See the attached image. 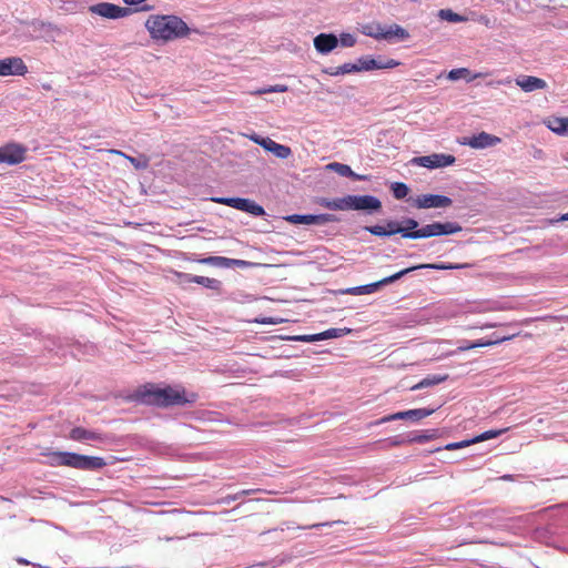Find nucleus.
Wrapping results in <instances>:
<instances>
[{
    "label": "nucleus",
    "instance_id": "nucleus-31",
    "mask_svg": "<svg viewBox=\"0 0 568 568\" xmlns=\"http://www.w3.org/2000/svg\"><path fill=\"white\" fill-rule=\"evenodd\" d=\"M363 33L367 37L374 38L376 40H384V37L377 36V33H384V26L379 23L367 24L363 29Z\"/></svg>",
    "mask_w": 568,
    "mask_h": 568
},
{
    "label": "nucleus",
    "instance_id": "nucleus-36",
    "mask_svg": "<svg viewBox=\"0 0 568 568\" xmlns=\"http://www.w3.org/2000/svg\"><path fill=\"white\" fill-rule=\"evenodd\" d=\"M506 432H507V428L490 429V430H486V432L481 433L478 436H475L473 439L475 440V443H479V442L488 440V439H491V438H496V437H498L499 435H501V434H504Z\"/></svg>",
    "mask_w": 568,
    "mask_h": 568
},
{
    "label": "nucleus",
    "instance_id": "nucleus-24",
    "mask_svg": "<svg viewBox=\"0 0 568 568\" xmlns=\"http://www.w3.org/2000/svg\"><path fill=\"white\" fill-rule=\"evenodd\" d=\"M377 36L384 37V40L399 39L405 40L409 37L408 32L398 24L384 26V33H377Z\"/></svg>",
    "mask_w": 568,
    "mask_h": 568
},
{
    "label": "nucleus",
    "instance_id": "nucleus-21",
    "mask_svg": "<svg viewBox=\"0 0 568 568\" xmlns=\"http://www.w3.org/2000/svg\"><path fill=\"white\" fill-rule=\"evenodd\" d=\"M69 437L75 442L102 440V434L82 427L71 429Z\"/></svg>",
    "mask_w": 568,
    "mask_h": 568
},
{
    "label": "nucleus",
    "instance_id": "nucleus-38",
    "mask_svg": "<svg viewBox=\"0 0 568 568\" xmlns=\"http://www.w3.org/2000/svg\"><path fill=\"white\" fill-rule=\"evenodd\" d=\"M385 227L387 230H394L395 234H400V236L403 239L413 240V235H408L412 232H408L407 230H402V226L399 225V223L397 221H393V220L387 221Z\"/></svg>",
    "mask_w": 568,
    "mask_h": 568
},
{
    "label": "nucleus",
    "instance_id": "nucleus-29",
    "mask_svg": "<svg viewBox=\"0 0 568 568\" xmlns=\"http://www.w3.org/2000/svg\"><path fill=\"white\" fill-rule=\"evenodd\" d=\"M418 270L422 268H429V270H438V271H446V270H459L464 268L466 265L464 264H445V263H433V264H420L417 265Z\"/></svg>",
    "mask_w": 568,
    "mask_h": 568
},
{
    "label": "nucleus",
    "instance_id": "nucleus-51",
    "mask_svg": "<svg viewBox=\"0 0 568 568\" xmlns=\"http://www.w3.org/2000/svg\"><path fill=\"white\" fill-rule=\"evenodd\" d=\"M428 438H429V436L418 435V436H415V437L410 438L408 442L424 443V442L428 440Z\"/></svg>",
    "mask_w": 568,
    "mask_h": 568
},
{
    "label": "nucleus",
    "instance_id": "nucleus-15",
    "mask_svg": "<svg viewBox=\"0 0 568 568\" xmlns=\"http://www.w3.org/2000/svg\"><path fill=\"white\" fill-rule=\"evenodd\" d=\"M28 67L19 57H10L0 60V77L24 75Z\"/></svg>",
    "mask_w": 568,
    "mask_h": 568
},
{
    "label": "nucleus",
    "instance_id": "nucleus-42",
    "mask_svg": "<svg viewBox=\"0 0 568 568\" xmlns=\"http://www.w3.org/2000/svg\"><path fill=\"white\" fill-rule=\"evenodd\" d=\"M470 444H475V440L473 438L471 439H467V440H462V442H455V443L447 444L446 445V449L455 450V449H459V448L469 446Z\"/></svg>",
    "mask_w": 568,
    "mask_h": 568
},
{
    "label": "nucleus",
    "instance_id": "nucleus-6",
    "mask_svg": "<svg viewBox=\"0 0 568 568\" xmlns=\"http://www.w3.org/2000/svg\"><path fill=\"white\" fill-rule=\"evenodd\" d=\"M212 201L219 204H224L230 207L236 209L242 212L250 213L254 216H263L265 210L262 205L253 200L245 197H212Z\"/></svg>",
    "mask_w": 568,
    "mask_h": 568
},
{
    "label": "nucleus",
    "instance_id": "nucleus-44",
    "mask_svg": "<svg viewBox=\"0 0 568 568\" xmlns=\"http://www.w3.org/2000/svg\"><path fill=\"white\" fill-rule=\"evenodd\" d=\"M277 142H275L274 140H272L271 138H265V139H261V142H260V145L272 153V150L273 148L276 145Z\"/></svg>",
    "mask_w": 568,
    "mask_h": 568
},
{
    "label": "nucleus",
    "instance_id": "nucleus-18",
    "mask_svg": "<svg viewBox=\"0 0 568 568\" xmlns=\"http://www.w3.org/2000/svg\"><path fill=\"white\" fill-rule=\"evenodd\" d=\"M313 44L320 54H328L338 45V38L334 33H320L314 40Z\"/></svg>",
    "mask_w": 568,
    "mask_h": 568
},
{
    "label": "nucleus",
    "instance_id": "nucleus-35",
    "mask_svg": "<svg viewBox=\"0 0 568 568\" xmlns=\"http://www.w3.org/2000/svg\"><path fill=\"white\" fill-rule=\"evenodd\" d=\"M439 17L448 22H454V23L464 22L467 20L464 16H460L450 9H442L439 11Z\"/></svg>",
    "mask_w": 568,
    "mask_h": 568
},
{
    "label": "nucleus",
    "instance_id": "nucleus-28",
    "mask_svg": "<svg viewBox=\"0 0 568 568\" xmlns=\"http://www.w3.org/2000/svg\"><path fill=\"white\" fill-rule=\"evenodd\" d=\"M447 375H429L423 378L418 384L412 387V389H422L429 386L440 384L447 379Z\"/></svg>",
    "mask_w": 568,
    "mask_h": 568
},
{
    "label": "nucleus",
    "instance_id": "nucleus-54",
    "mask_svg": "<svg viewBox=\"0 0 568 568\" xmlns=\"http://www.w3.org/2000/svg\"><path fill=\"white\" fill-rule=\"evenodd\" d=\"M405 442H406V440H405L404 438H398V437H396V438L393 440V444H394V445H400V444H403V443H405Z\"/></svg>",
    "mask_w": 568,
    "mask_h": 568
},
{
    "label": "nucleus",
    "instance_id": "nucleus-37",
    "mask_svg": "<svg viewBox=\"0 0 568 568\" xmlns=\"http://www.w3.org/2000/svg\"><path fill=\"white\" fill-rule=\"evenodd\" d=\"M510 338H511V336H503V337L496 336L494 339H479V341L473 342V346H474V348L487 347V346L503 343Z\"/></svg>",
    "mask_w": 568,
    "mask_h": 568
},
{
    "label": "nucleus",
    "instance_id": "nucleus-41",
    "mask_svg": "<svg viewBox=\"0 0 568 568\" xmlns=\"http://www.w3.org/2000/svg\"><path fill=\"white\" fill-rule=\"evenodd\" d=\"M286 91H287V87L286 85H284V84H275V85H271L268 88L261 89L256 93L257 94H265V93H273V92L282 93V92H286Z\"/></svg>",
    "mask_w": 568,
    "mask_h": 568
},
{
    "label": "nucleus",
    "instance_id": "nucleus-47",
    "mask_svg": "<svg viewBox=\"0 0 568 568\" xmlns=\"http://www.w3.org/2000/svg\"><path fill=\"white\" fill-rule=\"evenodd\" d=\"M469 349H474L473 343H470V342H464L457 348L458 352H465V351H469Z\"/></svg>",
    "mask_w": 568,
    "mask_h": 568
},
{
    "label": "nucleus",
    "instance_id": "nucleus-32",
    "mask_svg": "<svg viewBox=\"0 0 568 568\" xmlns=\"http://www.w3.org/2000/svg\"><path fill=\"white\" fill-rule=\"evenodd\" d=\"M201 262L204 264L219 266V267H231V263H232L231 258L223 257V256H210V257L203 258Z\"/></svg>",
    "mask_w": 568,
    "mask_h": 568
},
{
    "label": "nucleus",
    "instance_id": "nucleus-40",
    "mask_svg": "<svg viewBox=\"0 0 568 568\" xmlns=\"http://www.w3.org/2000/svg\"><path fill=\"white\" fill-rule=\"evenodd\" d=\"M338 43L344 48H352L356 43V37L352 33L343 32L338 38Z\"/></svg>",
    "mask_w": 568,
    "mask_h": 568
},
{
    "label": "nucleus",
    "instance_id": "nucleus-39",
    "mask_svg": "<svg viewBox=\"0 0 568 568\" xmlns=\"http://www.w3.org/2000/svg\"><path fill=\"white\" fill-rule=\"evenodd\" d=\"M272 153L278 158V159H287L292 154V150L290 146L276 143V145L273 148Z\"/></svg>",
    "mask_w": 568,
    "mask_h": 568
},
{
    "label": "nucleus",
    "instance_id": "nucleus-16",
    "mask_svg": "<svg viewBox=\"0 0 568 568\" xmlns=\"http://www.w3.org/2000/svg\"><path fill=\"white\" fill-rule=\"evenodd\" d=\"M30 27L36 33V39H43L47 42L54 41L55 36L61 33V30L58 26L42 20H33L30 23Z\"/></svg>",
    "mask_w": 568,
    "mask_h": 568
},
{
    "label": "nucleus",
    "instance_id": "nucleus-34",
    "mask_svg": "<svg viewBox=\"0 0 568 568\" xmlns=\"http://www.w3.org/2000/svg\"><path fill=\"white\" fill-rule=\"evenodd\" d=\"M390 190L393 192L394 197L397 200H402V199L406 197L409 192L407 184H405L403 182L392 183Z\"/></svg>",
    "mask_w": 568,
    "mask_h": 568
},
{
    "label": "nucleus",
    "instance_id": "nucleus-14",
    "mask_svg": "<svg viewBox=\"0 0 568 568\" xmlns=\"http://www.w3.org/2000/svg\"><path fill=\"white\" fill-rule=\"evenodd\" d=\"M452 203L450 197L442 194H423L414 200V205L417 209L448 207Z\"/></svg>",
    "mask_w": 568,
    "mask_h": 568
},
{
    "label": "nucleus",
    "instance_id": "nucleus-50",
    "mask_svg": "<svg viewBox=\"0 0 568 568\" xmlns=\"http://www.w3.org/2000/svg\"><path fill=\"white\" fill-rule=\"evenodd\" d=\"M232 263H231V266H240V267H243V266H246L247 265V262L246 261H243V260H235V258H231Z\"/></svg>",
    "mask_w": 568,
    "mask_h": 568
},
{
    "label": "nucleus",
    "instance_id": "nucleus-57",
    "mask_svg": "<svg viewBox=\"0 0 568 568\" xmlns=\"http://www.w3.org/2000/svg\"><path fill=\"white\" fill-rule=\"evenodd\" d=\"M18 561H19L20 564H24V565H28V564H29V561H28L27 559H24V558H19V559H18Z\"/></svg>",
    "mask_w": 568,
    "mask_h": 568
},
{
    "label": "nucleus",
    "instance_id": "nucleus-60",
    "mask_svg": "<svg viewBox=\"0 0 568 568\" xmlns=\"http://www.w3.org/2000/svg\"><path fill=\"white\" fill-rule=\"evenodd\" d=\"M510 477H511L510 475H505V476H503V479L508 480V479H510Z\"/></svg>",
    "mask_w": 568,
    "mask_h": 568
},
{
    "label": "nucleus",
    "instance_id": "nucleus-55",
    "mask_svg": "<svg viewBox=\"0 0 568 568\" xmlns=\"http://www.w3.org/2000/svg\"><path fill=\"white\" fill-rule=\"evenodd\" d=\"M149 9H150V6L144 4V6H142L141 8H139L138 10H139V11H146V10H149Z\"/></svg>",
    "mask_w": 568,
    "mask_h": 568
},
{
    "label": "nucleus",
    "instance_id": "nucleus-48",
    "mask_svg": "<svg viewBox=\"0 0 568 568\" xmlns=\"http://www.w3.org/2000/svg\"><path fill=\"white\" fill-rule=\"evenodd\" d=\"M337 521H329V523H322V524H314V525H311V526H305V527H302L303 529H308V528H318V527H324V526H332L334 524H336Z\"/></svg>",
    "mask_w": 568,
    "mask_h": 568
},
{
    "label": "nucleus",
    "instance_id": "nucleus-11",
    "mask_svg": "<svg viewBox=\"0 0 568 568\" xmlns=\"http://www.w3.org/2000/svg\"><path fill=\"white\" fill-rule=\"evenodd\" d=\"M435 413L434 408H415V409H408L404 412H397L394 414H389L381 418L378 424H384L393 420L404 419V420H412V422H418L423 418H426Z\"/></svg>",
    "mask_w": 568,
    "mask_h": 568
},
{
    "label": "nucleus",
    "instance_id": "nucleus-8",
    "mask_svg": "<svg viewBox=\"0 0 568 568\" xmlns=\"http://www.w3.org/2000/svg\"><path fill=\"white\" fill-rule=\"evenodd\" d=\"M27 148L19 143L0 146V164L17 165L26 160Z\"/></svg>",
    "mask_w": 568,
    "mask_h": 568
},
{
    "label": "nucleus",
    "instance_id": "nucleus-49",
    "mask_svg": "<svg viewBox=\"0 0 568 568\" xmlns=\"http://www.w3.org/2000/svg\"><path fill=\"white\" fill-rule=\"evenodd\" d=\"M248 494V490H242L241 493L234 495V496H229L226 497V501L230 503V501H234L239 498V496H245Z\"/></svg>",
    "mask_w": 568,
    "mask_h": 568
},
{
    "label": "nucleus",
    "instance_id": "nucleus-19",
    "mask_svg": "<svg viewBox=\"0 0 568 568\" xmlns=\"http://www.w3.org/2000/svg\"><path fill=\"white\" fill-rule=\"evenodd\" d=\"M515 82L524 92L527 93L547 88V82L545 80L532 75L517 77Z\"/></svg>",
    "mask_w": 568,
    "mask_h": 568
},
{
    "label": "nucleus",
    "instance_id": "nucleus-13",
    "mask_svg": "<svg viewBox=\"0 0 568 568\" xmlns=\"http://www.w3.org/2000/svg\"><path fill=\"white\" fill-rule=\"evenodd\" d=\"M351 333V328H328L322 333L317 334H310V335H295L290 336L287 339L290 341H296V342H305V343H312L323 339H329V338H338L343 337Z\"/></svg>",
    "mask_w": 568,
    "mask_h": 568
},
{
    "label": "nucleus",
    "instance_id": "nucleus-26",
    "mask_svg": "<svg viewBox=\"0 0 568 568\" xmlns=\"http://www.w3.org/2000/svg\"><path fill=\"white\" fill-rule=\"evenodd\" d=\"M323 72L328 75H332V77H338V75H343V74L358 72V70H357L356 63L346 62V63L335 67V68H333V67L326 68V69H324Z\"/></svg>",
    "mask_w": 568,
    "mask_h": 568
},
{
    "label": "nucleus",
    "instance_id": "nucleus-53",
    "mask_svg": "<svg viewBox=\"0 0 568 568\" xmlns=\"http://www.w3.org/2000/svg\"><path fill=\"white\" fill-rule=\"evenodd\" d=\"M144 0H123L124 3L129 6H138L141 4Z\"/></svg>",
    "mask_w": 568,
    "mask_h": 568
},
{
    "label": "nucleus",
    "instance_id": "nucleus-30",
    "mask_svg": "<svg viewBox=\"0 0 568 568\" xmlns=\"http://www.w3.org/2000/svg\"><path fill=\"white\" fill-rule=\"evenodd\" d=\"M567 118H554L548 121V129L557 134L565 135Z\"/></svg>",
    "mask_w": 568,
    "mask_h": 568
},
{
    "label": "nucleus",
    "instance_id": "nucleus-52",
    "mask_svg": "<svg viewBox=\"0 0 568 568\" xmlns=\"http://www.w3.org/2000/svg\"><path fill=\"white\" fill-rule=\"evenodd\" d=\"M261 139H265V138H264V136H260V135H257V134H252V135H250V140H251V141H253V142H255V143H256V144H258V145H260Z\"/></svg>",
    "mask_w": 568,
    "mask_h": 568
},
{
    "label": "nucleus",
    "instance_id": "nucleus-7",
    "mask_svg": "<svg viewBox=\"0 0 568 568\" xmlns=\"http://www.w3.org/2000/svg\"><path fill=\"white\" fill-rule=\"evenodd\" d=\"M89 10L93 14L112 20L128 17L132 12L130 8L120 7L110 2H99L91 6Z\"/></svg>",
    "mask_w": 568,
    "mask_h": 568
},
{
    "label": "nucleus",
    "instance_id": "nucleus-59",
    "mask_svg": "<svg viewBox=\"0 0 568 568\" xmlns=\"http://www.w3.org/2000/svg\"><path fill=\"white\" fill-rule=\"evenodd\" d=\"M566 130L567 131H565V135H568V118H567V123H566Z\"/></svg>",
    "mask_w": 568,
    "mask_h": 568
},
{
    "label": "nucleus",
    "instance_id": "nucleus-43",
    "mask_svg": "<svg viewBox=\"0 0 568 568\" xmlns=\"http://www.w3.org/2000/svg\"><path fill=\"white\" fill-rule=\"evenodd\" d=\"M404 226H402V230H407L408 232H415L418 226V222L414 219H405L403 221Z\"/></svg>",
    "mask_w": 568,
    "mask_h": 568
},
{
    "label": "nucleus",
    "instance_id": "nucleus-17",
    "mask_svg": "<svg viewBox=\"0 0 568 568\" xmlns=\"http://www.w3.org/2000/svg\"><path fill=\"white\" fill-rule=\"evenodd\" d=\"M500 142V138L489 134L487 132H480L478 134L465 138L464 141L460 142V144L468 145L476 150H481L489 146H495Z\"/></svg>",
    "mask_w": 568,
    "mask_h": 568
},
{
    "label": "nucleus",
    "instance_id": "nucleus-45",
    "mask_svg": "<svg viewBox=\"0 0 568 568\" xmlns=\"http://www.w3.org/2000/svg\"><path fill=\"white\" fill-rule=\"evenodd\" d=\"M282 322H283V320L277 318V317H263L261 320H256V323L264 324V325H275V324H280Z\"/></svg>",
    "mask_w": 568,
    "mask_h": 568
},
{
    "label": "nucleus",
    "instance_id": "nucleus-4",
    "mask_svg": "<svg viewBox=\"0 0 568 568\" xmlns=\"http://www.w3.org/2000/svg\"><path fill=\"white\" fill-rule=\"evenodd\" d=\"M52 466H68L82 470L103 468L106 463L102 457L87 456L72 452H53L50 454Z\"/></svg>",
    "mask_w": 568,
    "mask_h": 568
},
{
    "label": "nucleus",
    "instance_id": "nucleus-5",
    "mask_svg": "<svg viewBox=\"0 0 568 568\" xmlns=\"http://www.w3.org/2000/svg\"><path fill=\"white\" fill-rule=\"evenodd\" d=\"M463 227L457 222H433L412 232L413 240L428 239L433 236L452 235L462 232Z\"/></svg>",
    "mask_w": 568,
    "mask_h": 568
},
{
    "label": "nucleus",
    "instance_id": "nucleus-12",
    "mask_svg": "<svg viewBox=\"0 0 568 568\" xmlns=\"http://www.w3.org/2000/svg\"><path fill=\"white\" fill-rule=\"evenodd\" d=\"M292 224H305V225H322L326 223L336 222L337 219L333 214H291L284 217Z\"/></svg>",
    "mask_w": 568,
    "mask_h": 568
},
{
    "label": "nucleus",
    "instance_id": "nucleus-46",
    "mask_svg": "<svg viewBox=\"0 0 568 568\" xmlns=\"http://www.w3.org/2000/svg\"><path fill=\"white\" fill-rule=\"evenodd\" d=\"M111 153H114V154H119V155H123L125 156L135 168H142L140 162L135 159V158H132V156H128L125 155L124 153H122L121 151H116V150H111L110 151Z\"/></svg>",
    "mask_w": 568,
    "mask_h": 568
},
{
    "label": "nucleus",
    "instance_id": "nucleus-2",
    "mask_svg": "<svg viewBox=\"0 0 568 568\" xmlns=\"http://www.w3.org/2000/svg\"><path fill=\"white\" fill-rule=\"evenodd\" d=\"M195 394H191L190 397H186L183 389L170 386L163 388L153 386L144 387L136 394V398L141 403L159 407L191 404L195 402Z\"/></svg>",
    "mask_w": 568,
    "mask_h": 568
},
{
    "label": "nucleus",
    "instance_id": "nucleus-33",
    "mask_svg": "<svg viewBox=\"0 0 568 568\" xmlns=\"http://www.w3.org/2000/svg\"><path fill=\"white\" fill-rule=\"evenodd\" d=\"M364 230L366 232L371 233L372 235L381 236V237L395 235L394 230H387L385 226H382V225L365 226Z\"/></svg>",
    "mask_w": 568,
    "mask_h": 568
},
{
    "label": "nucleus",
    "instance_id": "nucleus-9",
    "mask_svg": "<svg viewBox=\"0 0 568 568\" xmlns=\"http://www.w3.org/2000/svg\"><path fill=\"white\" fill-rule=\"evenodd\" d=\"M456 161L454 155L443 154V153H434L430 155H424L414 158L412 160L413 164L426 168V169H438L446 168L454 164Z\"/></svg>",
    "mask_w": 568,
    "mask_h": 568
},
{
    "label": "nucleus",
    "instance_id": "nucleus-58",
    "mask_svg": "<svg viewBox=\"0 0 568 568\" xmlns=\"http://www.w3.org/2000/svg\"><path fill=\"white\" fill-rule=\"evenodd\" d=\"M495 326H496L495 324H486L484 327L491 328V327H495Z\"/></svg>",
    "mask_w": 568,
    "mask_h": 568
},
{
    "label": "nucleus",
    "instance_id": "nucleus-20",
    "mask_svg": "<svg viewBox=\"0 0 568 568\" xmlns=\"http://www.w3.org/2000/svg\"><path fill=\"white\" fill-rule=\"evenodd\" d=\"M179 277L183 283H196L200 284L206 288L210 290H220L221 282L215 278L206 277V276H200V275H192L189 273H180Z\"/></svg>",
    "mask_w": 568,
    "mask_h": 568
},
{
    "label": "nucleus",
    "instance_id": "nucleus-22",
    "mask_svg": "<svg viewBox=\"0 0 568 568\" xmlns=\"http://www.w3.org/2000/svg\"><path fill=\"white\" fill-rule=\"evenodd\" d=\"M326 170L328 171H333L335 173H337L338 175L341 176H345V178H352L354 180H357V181H363L366 179L365 175H359L357 173H355L349 165L347 164H344V163H339V162H332V163H328L326 165Z\"/></svg>",
    "mask_w": 568,
    "mask_h": 568
},
{
    "label": "nucleus",
    "instance_id": "nucleus-3",
    "mask_svg": "<svg viewBox=\"0 0 568 568\" xmlns=\"http://www.w3.org/2000/svg\"><path fill=\"white\" fill-rule=\"evenodd\" d=\"M318 204L332 211H366L374 212L382 207L378 197L369 194L365 195H345L343 197L326 199L323 197Z\"/></svg>",
    "mask_w": 568,
    "mask_h": 568
},
{
    "label": "nucleus",
    "instance_id": "nucleus-1",
    "mask_svg": "<svg viewBox=\"0 0 568 568\" xmlns=\"http://www.w3.org/2000/svg\"><path fill=\"white\" fill-rule=\"evenodd\" d=\"M150 37L156 41H171L190 33L187 24L174 14H153L145 21Z\"/></svg>",
    "mask_w": 568,
    "mask_h": 568
},
{
    "label": "nucleus",
    "instance_id": "nucleus-27",
    "mask_svg": "<svg viewBox=\"0 0 568 568\" xmlns=\"http://www.w3.org/2000/svg\"><path fill=\"white\" fill-rule=\"evenodd\" d=\"M416 270H418V266L415 265L412 267L400 270L389 276H386V277L377 281L378 287L394 283V282L398 281L399 278H402L403 276H405L406 274H409L410 272L416 271Z\"/></svg>",
    "mask_w": 568,
    "mask_h": 568
},
{
    "label": "nucleus",
    "instance_id": "nucleus-56",
    "mask_svg": "<svg viewBox=\"0 0 568 568\" xmlns=\"http://www.w3.org/2000/svg\"><path fill=\"white\" fill-rule=\"evenodd\" d=\"M559 220L560 221H568V213L562 214Z\"/></svg>",
    "mask_w": 568,
    "mask_h": 568
},
{
    "label": "nucleus",
    "instance_id": "nucleus-10",
    "mask_svg": "<svg viewBox=\"0 0 568 568\" xmlns=\"http://www.w3.org/2000/svg\"><path fill=\"white\" fill-rule=\"evenodd\" d=\"M357 70L358 72L362 71H372V70H379V69H393L400 64L399 61L395 59H375L371 55H364L358 58L357 62Z\"/></svg>",
    "mask_w": 568,
    "mask_h": 568
},
{
    "label": "nucleus",
    "instance_id": "nucleus-25",
    "mask_svg": "<svg viewBox=\"0 0 568 568\" xmlns=\"http://www.w3.org/2000/svg\"><path fill=\"white\" fill-rule=\"evenodd\" d=\"M378 288L379 287H378L377 282H374V283H369V284L347 287L345 290H342L341 293L348 294V295H366V294H372V293L376 292Z\"/></svg>",
    "mask_w": 568,
    "mask_h": 568
},
{
    "label": "nucleus",
    "instance_id": "nucleus-23",
    "mask_svg": "<svg viewBox=\"0 0 568 568\" xmlns=\"http://www.w3.org/2000/svg\"><path fill=\"white\" fill-rule=\"evenodd\" d=\"M486 75H487V73H483V72H478V73L471 74L468 69H466V68H458V69L450 70L448 72V74H447V78L450 81H457L459 79H465L467 82H471L475 79L483 78V77H486Z\"/></svg>",
    "mask_w": 568,
    "mask_h": 568
}]
</instances>
